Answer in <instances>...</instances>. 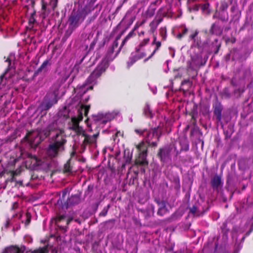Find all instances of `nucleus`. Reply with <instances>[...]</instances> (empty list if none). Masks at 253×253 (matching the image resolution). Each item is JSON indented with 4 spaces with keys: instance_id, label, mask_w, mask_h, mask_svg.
<instances>
[{
    "instance_id": "obj_1",
    "label": "nucleus",
    "mask_w": 253,
    "mask_h": 253,
    "mask_svg": "<svg viewBox=\"0 0 253 253\" xmlns=\"http://www.w3.org/2000/svg\"><path fill=\"white\" fill-rule=\"evenodd\" d=\"M63 132V130H60V133L55 135L54 142L48 146L47 153L49 156L52 158L57 157L59 152L65 150L64 146L67 143V140L61 135Z\"/></svg>"
},
{
    "instance_id": "obj_2",
    "label": "nucleus",
    "mask_w": 253,
    "mask_h": 253,
    "mask_svg": "<svg viewBox=\"0 0 253 253\" xmlns=\"http://www.w3.org/2000/svg\"><path fill=\"white\" fill-rule=\"evenodd\" d=\"M108 67V60L106 59L102 60L101 62L97 65L95 69L86 79L82 86L84 87L90 84H96L97 79L101 76L102 74L105 72Z\"/></svg>"
},
{
    "instance_id": "obj_3",
    "label": "nucleus",
    "mask_w": 253,
    "mask_h": 253,
    "mask_svg": "<svg viewBox=\"0 0 253 253\" xmlns=\"http://www.w3.org/2000/svg\"><path fill=\"white\" fill-rule=\"evenodd\" d=\"M85 17V15H84L83 10H73L68 18L69 28L72 30H75L83 22Z\"/></svg>"
},
{
    "instance_id": "obj_4",
    "label": "nucleus",
    "mask_w": 253,
    "mask_h": 253,
    "mask_svg": "<svg viewBox=\"0 0 253 253\" xmlns=\"http://www.w3.org/2000/svg\"><path fill=\"white\" fill-rule=\"evenodd\" d=\"M58 90H54L49 92L45 95L44 101L41 105L42 111H47L50 109L54 104L57 103Z\"/></svg>"
},
{
    "instance_id": "obj_5",
    "label": "nucleus",
    "mask_w": 253,
    "mask_h": 253,
    "mask_svg": "<svg viewBox=\"0 0 253 253\" xmlns=\"http://www.w3.org/2000/svg\"><path fill=\"white\" fill-rule=\"evenodd\" d=\"M172 148V145L170 144L161 147L159 149L156 156L163 165L171 161V152Z\"/></svg>"
},
{
    "instance_id": "obj_6",
    "label": "nucleus",
    "mask_w": 253,
    "mask_h": 253,
    "mask_svg": "<svg viewBox=\"0 0 253 253\" xmlns=\"http://www.w3.org/2000/svg\"><path fill=\"white\" fill-rule=\"evenodd\" d=\"M137 148L139 152V157L135 161V165L137 166L148 165V162L146 159L148 152L147 146L144 142H141L137 146Z\"/></svg>"
},
{
    "instance_id": "obj_7",
    "label": "nucleus",
    "mask_w": 253,
    "mask_h": 253,
    "mask_svg": "<svg viewBox=\"0 0 253 253\" xmlns=\"http://www.w3.org/2000/svg\"><path fill=\"white\" fill-rule=\"evenodd\" d=\"M199 31L198 29L191 30L190 31V35L188 37V41H192L195 47L199 49L204 47V45L210 44V40L207 38V40L203 43L200 37L198 36Z\"/></svg>"
},
{
    "instance_id": "obj_8",
    "label": "nucleus",
    "mask_w": 253,
    "mask_h": 253,
    "mask_svg": "<svg viewBox=\"0 0 253 253\" xmlns=\"http://www.w3.org/2000/svg\"><path fill=\"white\" fill-rule=\"evenodd\" d=\"M66 195V193L64 192L62 194V197L60 198L57 201V204L59 205H62V208H65L66 209H67L69 206L77 205L80 202V196L78 194H75L72 195L68 199L66 202L64 203V205H62V201L64 200Z\"/></svg>"
},
{
    "instance_id": "obj_9",
    "label": "nucleus",
    "mask_w": 253,
    "mask_h": 253,
    "mask_svg": "<svg viewBox=\"0 0 253 253\" xmlns=\"http://www.w3.org/2000/svg\"><path fill=\"white\" fill-rule=\"evenodd\" d=\"M161 135L162 131L159 127H154L147 130L144 139L147 143H150L154 138H156L157 141H159Z\"/></svg>"
},
{
    "instance_id": "obj_10",
    "label": "nucleus",
    "mask_w": 253,
    "mask_h": 253,
    "mask_svg": "<svg viewBox=\"0 0 253 253\" xmlns=\"http://www.w3.org/2000/svg\"><path fill=\"white\" fill-rule=\"evenodd\" d=\"M100 128L96 126V130L95 129V133L92 135L86 134L85 132L82 133V136L84 137L83 144L84 145L92 144L96 142V140L99 136Z\"/></svg>"
},
{
    "instance_id": "obj_11",
    "label": "nucleus",
    "mask_w": 253,
    "mask_h": 253,
    "mask_svg": "<svg viewBox=\"0 0 253 253\" xmlns=\"http://www.w3.org/2000/svg\"><path fill=\"white\" fill-rule=\"evenodd\" d=\"M213 109V114L216 116V120L218 122H220L222 119V112L223 110V106L217 98L214 102L212 105Z\"/></svg>"
},
{
    "instance_id": "obj_12",
    "label": "nucleus",
    "mask_w": 253,
    "mask_h": 253,
    "mask_svg": "<svg viewBox=\"0 0 253 253\" xmlns=\"http://www.w3.org/2000/svg\"><path fill=\"white\" fill-rule=\"evenodd\" d=\"M51 60L50 59L44 60L40 67L35 71L33 78H34L38 76L41 73H45L49 70V68L51 66Z\"/></svg>"
},
{
    "instance_id": "obj_13",
    "label": "nucleus",
    "mask_w": 253,
    "mask_h": 253,
    "mask_svg": "<svg viewBox=\"0 0 253 253\" xmlns=\"http://www.w3.org/2000/svg\"><path fill=\"white\" fill-rule=\"evenodd\" d=\"M180 149L178 150L174 144L172 145L175 152V156L177 157L182 151H188L189 149V145L188 140L186 138H182L179 140Z\"/></svg>"
},
{
    "instance_id": "obj_14",
    "label": "nucleus",
    "mask_w": 253,
    "mask_h": 253,
    "mask_svg": "<svg viewBox=\"0 0 253 253\" xmlns=\"http://www.w3.org/2000/svg\"><path fill=\"white\" fill-rule=\"evenodd\" d=\"M211 184L213 190L218 191L219 189L222 187L223 183L221 176L216 174L211 178Z\"/></svg>"
},
{
    "instance_id": "obj_15",
    "label": "nucleus",
    "mask_w": 253,
    "mask_h": 253,
    "mask_svg": "<svg viewBox=\"0 0 253 253\" xmlns=\"http://www.w3.org/2000/svg\"><path fill=\"white\" fill-rule=\"evenodd\" d=\"M53 125H49L45 129L40 130L38 132V135L41 141H43L45 138L49 136L51 132L53 130Z\"/></svg>"
},
{
    "instance_id": "obj_16",
    "label": "nucleus",
    "mask_w": 253,
    "mask_h": 253,
    "mask_svg": "<svg viewBox=\"0 0 253 253\" xmlns=\"http://www.w3.org/2000/svg\"><path fill=\"white\" fill-rule=\"evenodd\" d=\"M156 202L159 206L157 214L161 216H164L169 211V210L166 207V202L164 201H160L159 200H156Z\"/></svg>"
},
{
    "instance_id": "obj_17",
    "label": "nucleus",
    "mask_w": 253,
    "mask_h": 253,
    "mask_svg": "<svg viewBox=\"0 0 253 253\" xmlns=\"http://www.w3.org/2000/svg\"><path fill=\"white\" fill-rule=\"evenodd\" d=\"M201 10L203 15L209 16L212 12L213 9L211 7L210 3L206 1L204 3H201Z\"/></svg>"
},
{
    "instance_id": "obj_18",
    "label": "nucleus",
    "mask_w": 253,
    "mask_h": 253,
    "mask_svg": "<svg viewBox=\"0 0 253 253\" xmlns=\"http://www.w3.org/2000/svg\"><path fill=\"white\" fill-rule=\"evenodd\" d=\"M222 28L219 25L214 23L212 24L209 30V33L211 35H216L217 36H221L222 34Z\"/></svg>"
},
{
    "instance_id": "obj_19",
    "label": "nucleus",
    "mask_w": 253,
    "mask_h": 253,
    "mask_svg": "<svg viewBox=\"0 0 253 253\" xmlns=\"http://www.w3.org/2000/svg\"><path fill=\"white\" fill-rule=\"evenodd\" d=\"M66 218V215H58L56 217L55 220V224L59 228V229L63 231V232H66L67 230V227L66 226H63L60 224V223L63 221H64Z\"/></svg>"
},
{
    "instance_id": "obj_20",
    "label": "nucleus",
    "mask_w": 253,
    "mask_h": 253,
    "mask_svg": "<svg viewBox=\"0 0 253 253\" xmlns=\"http://www.w3.org/2000/svg\"><path fill=\"white\" fill-rule=\"evenodd\" d=\"M136 36V32H134L133 31L131 30L129 33L126 35L125 38L123 40L120 47L118 49L117 53L115 54V56L114 57L115 58L117 55L119 54V53L121 50L122 48L125 45L126 43L131 38H134Z\"/></svg>"
},
{
    "instance_id": "obj_21",
    "label": "nucleus",
    "mask_w": 253,
    "mask_h": 253,
    "mask_svg": "<svg viewBox=\"0 0 253 253\" xmlns=\"http://www.w3.org/2000/svg\"><path fill=\"white\" fill-rule=\"evenodd\" d=\"M202 57L199 55H195L191 57L190 67H198L202 66Z\"/></svg>"
},
{
    "instance_id": "obj_22",
    "label": "nucleus",
    "mask_w": 253,
    "mask_h": 253,
    "mask_svg": "<svg viewBox=\"0 0 253 253\" xmlns=\"http://www.w3.org/2000/svg\"><path fill=\"white\" fill-rule=\"evenodd\" d=\"M25 251V247L19 248L16 246H11L5 249V252L7 253H23Z\"/></svg>"
},
{
    "instance_id": "obj_23",
    "label": "nucleus",
    "mask_w": 253,
    "mask_h": 253,
    "mask_svg": "<svg viewBox=\"0 0 253 253\" xmlns=\"http://www.w3.org/2000/svg\"><path fill=\"white\" fill-rule=\"evenodd\" d=\"M179 33L176 36L178 40H181L183 37L187 35L189 32V29L186 27L185 25H181L179 27Z\"/></svg>"
},
{
    "instance_id": "obj_24",
    "label": "nucleus",
    "mask_w": 253,
    "mask_h": 253,
    "mask_svg": "<svg viewBox=\"0 0 253 253\" xmlns=\"http://www.w3.org/2000/svg\"><path fill=\"white\" fill-rule=\"evenodd\" d=\"M221 45V42H219L218 39H214L213 42L209 46L210 48L214 51L215 54H217Z\"/></svg>"
},
{
    "instance_id": "obj_25",
    "label": "nucleus",
    "mask_w": 253,
    "mask_h": 253,
    "mask_svg": "<svg viewBox=\"0 0 253 253\" xmlns=\"http://www.w3.org/2000/svg\"><path fill=\"white\" fill-rule=\"evenodd\" d=\"M49 245L47 244L43 247H40L33 250H30L27 253H49Z\"/></svg>"
},
{
    "instance_id": "obj_26",
    "label": "nucleus",
    "mask_w": 253,
    "mask_h": 253,
    "mask_svg": "<svg viewBox=\"0 0 253 253\" xmlns=\"http://www.w3.org/2000/svg\"><path fill=\"white\" fill-rule=\"evenodd\" d=\"M42 15L44 18H45L50 12V7L47 4V3L44 0H42Z\"/></svg>"
},
{
    "instance_id": "obj_27",
    "label": "nucleus",
    "mask_w": 253,
    "mask_h": 253,
    "mask_svg": "<svg viewBox=\"0 0 253 253\" xmlns=\"http://www.w3.org/2000/svg\"><path fill=\"white\" fill-rule=\"evenodd\" d=\"M36 15V10L33 9V11L31 13L28 21V26L27 28H29L30 30H32L34 27V24L36 23V20L35 18V16Z\"/></svg>"
},
{
    "instance_id": "obj_28",
    "label": "nucleus",
    "mask_w": 253,
    "mask_h": 253,
    "mask_svg": "<svg viewBox=\"0 0 253 253\" xmlns=\"http://www.w3.org/2000/svg\"><path fill=\"white\" fill-rule=\"evenodd\" d=\"M71 159H69L64 165L63 172L64 173H71L73 172V166L71 165Z\"/></svg>"
},
{
    "instance_id": "obj_29",
    "label": "nucleus",
    "mask_w": 253,
    "mask_h": 253,
    "mask_svg": "<svg viewBox=\"0 0 253 253\" xmlns=\"http://www.w3.org/2000/svg\"><path fill=\"white\" fill-rule=\"evenodd\" d=\"M103 114H98L97 115H93L92 116V119L93 121H94V125L95 126V129L96 130V126L97 127H100V126H98L99 124H100L101 121L103 118Z\"/></svg>"
},
{
    "instance_id": "obj_30",
    "label": "nucleus",
    "mask_w": 253,
    "mask_h": 253,
    "mask_svg": "<svg viewBox=\"0 0 253 253\" xmlns=\"http://www.w3.org/2000/svg\"><path fill=\"white\" fill-rule=\"evenodd\" d=\"M150 38L149 37L144 39L140 41L139 44L136 48V51L138 52L143 47L147 45L150 42Z\"/></svg>"
},
{
    "instance_id": "obj_31",
    "label": "nucleus",
    "mask_w": 253,
    "mask_h": 253,
    "mask_svg": "<svg viewBox=\"0 0 253 253\" xmlns=\"http://www.w3.org/2000/svg\"><path fill=\"white\" fill-rule=\"evenodd\" d=\"M154 45L155 46L154 50L147 58L145 59V62L148 61L149 59L152 58L154 56V55L159 50L160 47L162 46V43H157V44H155Z\"/></svg>"
},
{
    "instance_id": "obj_32",
    "label": "nucleus",
    "mask_w": 253,
    "mask_h": 253,
    "mask_svg": "<svg viewBox=\"0 0 253 253\" xmlns=\"http://www.w3.org/2000/svg\"><path fill=\"white\" fill-rule=\"evenodd\" d=\"M221 97L222 99H229L231 97V93L228 87H225L220 92Z\"/></svg>"
},
{
    "instance_id": "obj_33",
    "label": "nucleus",
    "mask_w": 253,
    "mask_h": 253,
    "mask_svg": "<svg viewBox=\"0 0 253 253\" xmlns=\"http://www.w3.org/2000/svg\"><path fill=\"white\" fill-rule=\"evenodd\" d=\"M218 18L222 22H227L229 19L228 13L227 11H220Z\"/></svg>"
},
{
    "instance_id": "obj_34",
    "label": "nucleus",
    "mask_w": 253,
    "mask_h": 253,
    "mask_svg": "<svg viewBox=\"0 0 253 253\" xmlns=\"http://www.w3.org/2000/svg\"><path fill=\"white\" fill-rule=\"evenodd\" d=\"M143 113L145 116L149 118H152L153 117V115L152 113V111L150 109V106L148 105H146L143 109Z\"/></svg>"
},
{
    "instance_id": "obj_35",
    "label": "nucleus",
    "mask_w": 253,
    "mask_h": 253,
    "mask_svg": "<svg viewBox=\"0 0 253 253\" xmlns=\"http://www.w3.org/2000/svg\"><path fill=\"white\" fill-rule=\"evenodd\" d=\"M159 34L162 37V40L165 41L167 39V31L166 27H161L159 29Z\"/></svg>"
},
{
    "instance_id": "obj_36",
    "label": "nucleus",
    "mask_w": 253,
    "mask_h": 253,
    "mask_svg": "<svg viewBox=\"0 0 253 253\" xmlns=\"http://www.w3.org/2000/svg\"><path fill=\"white\" fill-rule=\"evenodd\" d=\"M158 26L159 25L153 20L149 23L150 30L149 32L152 34H155Z\"/></svg>"
},
{
    "instance_id": "obj_37",
    "label": "nucleus",
    "mask_w": 253,
    "mask_h": 253,
    "mask_svg": "<svg viewBox=\"0 0 253 253\" xmlns=\"http://www.w3.org/2000/svg\"><path fill=\"white\" fill-rule=\"evenodd\" d=\"M156 7L149 6L146 11V15L148 18L152 17L155 13Z\"/></svg>"
},
{
    "instance_id": "obj_38",
    "label": "nucleus",
    "mask_w": 253,
    "mask_h": 253,
    "mask_svg": "<svg viewBox=\"0 0 253 253\" xmlns=\"http://www.w3.org/2000/svg\"><path fill=\"white\" fill-rule=\"evenodd\" d=\"M124 159L126 164H130L132 159V154H130L129 152L127 153L125 152Z\"/></svg>"
},
{
    "instance_id": "obj_39",
    "label": "nucleus",
    "mask_w": 253,
    "mask_h": 253,
    "mask_svg": "<svg viewBox=\"0 0 253 253\" xmlns=\"http://www.w3.org/2000/svg\"><path fill=\"white\" fill-rule=\"evenodd\" d=\"M71 121L72 125L70 127V129L74 131L76 129H77V128L80 126L79 123H78V122L76 120V117L72 118Z\"/></svg>"
},
{
    "instance_id": "obj_40",
    "label": "nucleus",
    "mask_w": 253,
    "mask_h": 253,
    "mask_svg": "<svg viewBox=\"0 0 253 253\" xmlns=\"http://www.w3.org/2000/svg\"><path fill=\"white\" fill-rule=\"evenodd\" d=\"M26 220L25 221H22L23 223H24L25 226L27 227L31 223V219H32V215L31 213L28 211L26 213Z\"/></svg>"
},
{
    "instance_id": "obj_41",
    "label": "nucleus",
    "mask_w": 253,
    "mask_h": 253,
    "mask_svg": "<svg viewBox=\"0 0 253 253\" xmlns=\"http://www.w3.org/2000/svg\"><path fill=\"white\" fill-rule=\"evenodd\" d=\"M90 108V105H82L81 109L80 110V111H82V112H84V116L86 117L87 116L88 113L89 112V110Z\"/></svg>"
},
{
    "instance_id": "obj_42",
    "label": "nucleus",
    "mask_w": 253,
    "mask_h": 253,
    "mask_svg": "<svg viewBox=\"0 0 253 253\" xmlns=\"http://www.w3.org/2000/svg\"><path fill=\"white\" fill-rule=\"evenodd\" d=\"M147 130V129H146V128H144V129L136 128L134 129V132L137 135L142 136L144 138Z\"/></svg>"
},
{
    "instance_id": "obj_43",
    "label": "nucleus",
    "mask_w": 253,
    "mask_h": 253,
    "mask_svg": "<svg viewBox=\"0 0 253 253\" xmlns=\"http://www.w3.org/2000/svg\"><path fill=\"white\" fill-rule=\"evenodd\" d=\"M189 115L191 117V123L193 126H195L197 123V112H191L189 113Z\"/></svg>"
},
{
    "instance_id": "obj_44",
    "label": "nucleus",
    "mask_w": 253,
    "mask_h": 253,
    "mask_svg": "<svg viewBox=\"0 0 253 253\" xmlns=\"http://www.w3.org/2000/svg\"><path fill=\"white\" fill-rule=\"evenodd\" d=\"M228 7V3L225 1H221L220 2V11H227V9Z\"/></svg>"
},
{
    "instance_id": "obj_45",
    "label": "nucleus",
    "mask_w": 253,
    "mask_h": 253,
    "mask_svg": "<svg viewBox=\"0 0 253 253\" xmlns=\"http://www.w3.org/2000/svg\"><path fill=\"white\" fill-rule=\"evenodd\" d=\"M58 0H50L48 6L50 9L54 10L57 6Z\"/></svg>"
},
{
    "instance_id": "obj_46",
    "label": "nucleus",
    "mask_w": 253,
    "mask_h": 253,
    "mask_svg": "<svg viewBox=\"0 0 253 253\" xmlns=\"http://www.w3.org/2000/svg\"><path fill=\"white\" fill-rule=\"evenodd\" d=\"M114 51H115V48L111 46L108 48L107 52L106 58H105V59H107L108 61L109 59L112 55V54H113Z\"/></svg>"
},
{
    "instance_id": "obj_47",
    "label": "nucleus",
    "mask_w": 253,
    "mask_h": 253,
    "mask_svg": "<svg viewBox=\"0 0 253 253\" xmlns=\"http://www.w3.org/2000/svg\"><path fill=\"white\" fill-rule=\"evenodd\" d=\"M8 70L9 68L6 69L5 72L0 76V89H1L2 88V87L4 86V84H2V82L3 81V79L5 77V75L8 72Z\"/></svg>"
},
{
    "instance_id": "obj_48",
    "label": "nucleus",
    "mask_w": 253,
    "mask_h": 253,
    "mask_svg": "<svg viewBox=\"0 0 253 253\" xmlns=\"http://www.w3.org/2000/svg\"><path fill=\"white\" fill-rule=\"evenodd\" d=\"M110 208V205H108L107 206L105 207L103 210L100 212L99 216H105L108 212V211Z\"/></svg>"
},
{
    "instance_id": "obj_49",
    "label": "nucleus",
    "mask_w": 253,
    "mask_h": 253,
    "mask_svg": "<svg viewBox=\"0 0 253 253\" xmlns=\"http://www.w3.org/2000/svg\"><path fill=\"white\" fill-rule=\"evenodd\" d=\"M5 173L7 174H10V176H13L14 177H16V176L20 174V172H18L17 170H9L8 171L6 170Z\"/></svg>"
},
{
    "instance_id": "obj_50",
    "label": "nucleus",
    "mask_w": 253,
    "mask_h": 253,
    "mask_svg": "<svg viewBox=\"0 0 253 253\" xmlns=\"http://www.w3.org/2000/svg\"><path fill=\"white\" fill-rule=\"evenodd\" d=\"M27 3H28V5L25 6V7H26L27 9H28V6H31L33 9L35 8V1L34 0H26Z\"/></svg>"
},
{
    "instance_id": "obj_51",
    "label": "nucleus",
    "mask_w": 253,
    "mask_h": 253,
    "mask_svg": "<svg viewBox=\"0 0 253 253\" xmlns=\"http://www.w3.org/2000/svg\"><path fill=\"white\" fill-rule=\"evenodd\" d=\"M200 8L201 9V4H195L192 7L189 8V9L190 11L197 12L199 11Z\"/></svg>"
},
{
    "instance_id": "obj_52",
    "label": "nucleus",
    "mask_w": 253,
    "mask_h": 253,
    "mask_svg": "<svg viewBox=\"0 0 253 253\" xmlns=\"http://www.w3.org/2000/svg\"><path fill=\"white\" fill-rule=\"evenodd\" d=\"M164 17L162 15H158L153 20L159 25L163 21Z\"/></svg>"
},
{
    "instance_id": "obj_53",
    "label": "nucleus",
    "mask_w": 253,
    "mask_h": 253,
    "mask_svg": "<svg viewBox=\"0 0 253 253\" xmlns=\"http://www.w3.org/2000/svg\"><path fill=\"white\" fill-rule=\"evenodd\" d=\"M164 7L160 8L157 12V16L158 15H162L163 17H166L167 15V13L166 11H164Z\"/></svg>"
},
{
    "instance_id": "obj_54",
    "label": "nucleus",
    "mask_w": 253,
    "mask_h": 253,
    "mask_svg": "<svg viewBox=\"0 0 253 253\" xmlns=\"http://www.w3.org/2000/svg\"><path fill=\"white\" fill-rule=\"evenodd\" d=\"M76 120L80 123L81 121L83 120V114L82 111H80V110H78V117H76Z\"/></svg>"
},
{
    "instance_id": "obj_55",
    "label": "nucleus",
    "mask_w": 253,
    "mask_h": 253,
    "mask_svg": "<svg viewBox=\"0 0 253 253\" xmlns=\"http://www.w3.org/2000/svg\"><path fill=\"white\" fill-rule=\"evenodd\" d=\"M173 182L174 183L175 186L177 188L180 187V179L178 176H175L173 178Z\"/></svg>"
},
{
    "instance_id": "obj_56",
    "label": "nucleus",
    "mask_w": 253,
    "mask_h": 253,
    "mask_svg": "<svg viewBox=\"0 0 253 253\" xmlns=\"http://www.w3.org/2000/svg\"><path fill=\"white\" fill-rule=\"evenodd\" d=\"M197 207L196 205H193L190 209V212L194 215H195L197 211Z\"/></svg>"
},
{
    "instance_id": "obj_57",
    "label": "nucleus",
    "mask_w": 253,
    "mask_h": 253,
    "mask_svg": "<svg viewBox=\"0 0 253 253\" xmlns=\"http://www.w3.org/2000/svg\"><path fill=\"white\" fill-rule=\"evenodd\" d=\"M144 213V219L145 220H148L149 218L151 216V213L149 211H146L143 212Z\"/></svg>"
},
{
    "instance_id": "obj_58",
    "label": "nucleus",
    "mask_w": 253,
    "mask_h": 253,
    "mask_svg": "<svg viewBox=\"0 0 253 253\" xmlns=\"http://www.w3.org/2000/svg\"><path fill=\"white\" fill-rule=\"evenodd\" d=\"M16 181V177H14L13 176H11L10 178H8L6 179L5 181V182L6 184H7L8 182L12 183V182H15Z\"/></svg>"
},
{
    "instance_id": "obj_59",
    "label": "nucleus",
    "mask_w": 253,
    "mask_h": 253,
    "mask_svg": "<svg viewBox=\"0 0 253 253\" xmlns=\"http://www.w3.org/2000/svg\"><path fill=\"white\" fill-rule=\"evenodd\" d=\"M19 208V203L17 202H14L12 204V207L10 209L11 211H14Z\"/></svg>"
},
{
    "instance_id": "obj_60",
    "label": "nucleus",
    "mask_w": 253,
    "mask_h": 253,
    "mask_svg": "<svg viewBox=\"0 0 253 253\" xmlns=\"http://www.w3.org/2000/svg\"><path fill=\"white\" fill-rule=\"evenodd\" d=\"M74 131L76 133L77 135H82V133L84 132V131L83 130L82 127L81 126H79V127H78L77 129H76L75 130H74Z\"/></svg>"
},
{
    "instance_id": "obj_61",
    "label": "nucleus",
    "mask_w": 253,
    "mask_h": 253,
    "mask_svg": "<svg viewBox=\"0 0 253 253\" xmlns=\"http://www.w3.org/2000/svg\"><path fill=\"white\" fill-rule=\"evenodd\" d=\"M236 39L234 37H233L231 39H230L228 38L226 39L225 42L226 43H227L228 42H231V43H233L236 42Z\"/></svg>"
},
{
    "instance_id": "obj_62",
    "label": "nucleus",
    "mask_w": 253,
    "mask_h": 253,
    "mask_svg": "<svg viewBox=\"0 0 253 253\" xmlns=\"http://www.w3.org/2000/svg\"><path fill=\"white\" fill-rule=\"evenodd\" d=\"M153 35V40L151 43L152 45H154L155 44H157V43H161V42L160 41H158L157 40V37L155 34Z\"/></svg>"
},
{
    "instance_id": "obj_63",
    "label": "nucleus",
    "mask_w": 253,
    "mask_h": 253,
    "mask_svg": "<svg viewBox=\"0 0 253 253\" xmlns=\"http://www.w3.org/2000/svg\"><path fill=\"white\" fill-rule=\"evenodd\" d=\"M93 189V186L92 185H89L87 186V188L86 191H85V193L88 194L90 192L92 191Z\"/></svg>"
},
{
    "instance_id": "obj_64",
    "label": "nucleus",
    "mask_w": 253,
    "mask_h": 253,
    "mask_svg": "<svg viewBox=\"0 0 253 253\" xmlns=\"http://www.w3.org/2000/svg\"><path fill=\"white\" fill-rule=\"evenodd\" d=\"M32 159L33 160L35 161V164H36L37 165H40V162H41V160L39 159H38L36 156H32Z\"/></svg>"
}]
</instances>
